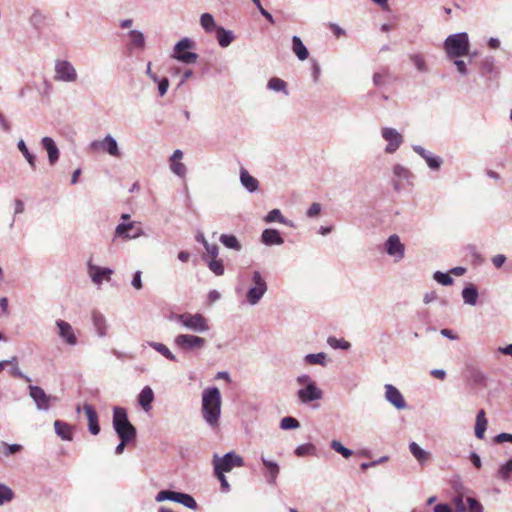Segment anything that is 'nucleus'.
<instances>
[{
	"label": "nucleus",
	"instance_id": "obj_1",
	"mask_svg": "<svg viewBox=\"0 0 512 512\" xmlns=\"http://www.w3.org/2000/svg\"><path fill=\"white\" fill-rule=\"evenodd\" d=\"M202 414L210 426H218L221 414V394L218 388L211 387L204 390L202 395Z\"/></svg>",
	"mask_w": 512,
	"mask_h": 512
},
{
	"label": "nucleus",
	"instance_id": "obj_2",
	"mask_svg": "<svg viewBox=\"0 0 512 512\" xmlns=\"http://www.w3.org/2000/svg\"><path fill=\"white\" fill-rule=\"evenodd\" d=\"M113 427L120 439L135 440L136 429L128 420L127 412L122 407L113 410Z\"/></svg>",
	"mask_w": 512,
	"mask_h": 512
},
{
	"label": "nucleus",
	"instance_id": "obj_3",
	"mask_svg": "<svg viewBox=\"0 0 512 512\" xmlns=\"http://www.w3.org/2000/svg\"><path fill=\"white\" fill-rule=\"evenodd\" d=\"M445 50L450 58L466 56L469 51V40L466 33L450 35L445 41Z\"/></svg>",
	"mask_w": 512,
	"mask_h": 512
},
{
	"label": "nucleus",
	"instance_id": "obj_4",
	"mask_svg": "<svg viewBox=\"0 0 512 512\" xmlns=\"http://www.w3.org/2000/svg\"><path fill=\"white\" fill-rule=\"evenodd\" d=\"M244 466V460L241 456L234 452H229L223 457L215 455L213 457L214 472L228 473L232 471L234 467Z\"/></svg>",
	"mask_w": 512,
	"mask_h": 512
},
{
	"label": "nucleus",
	"instance_id": "obj_5",
	"mask_svg": "<svg viewBox=\"0 0 512 512\" xmlns=\"http://www.w3.org/2000/svg\"><path fill=\"white\" fill-rule=\"evenodd\" d=\"M177 321L194 332H205L209 330L207 319L199 314L184 313L177 315Z\"/></svg>",
	"mask_w": 512,
	"mask_h": 512
},
{
	"label": "nucleus",
	"instance_id": "obj_6",
	"mask_svg": "<svg viewBox=\"0 0 512 512\" xmlns=\"http://www.w3.org/2000/svg\"><path fill=\"white\" fill-rule=\"evenodd\" d=\"M193 46V41L188 38L180 40L174 47L173 57L186 64L195 63L198 59V55L194 52L187 51L188 49L193 48Z\"/></svg>",
	"mask_w": 512,
	"mask_h": 512
},
{
	"label": "nucleus",
	"instance_id": "obj_7",
	"mask_svg": "<svg viewBox=\"0 0 512 512\" xmlns=\"http://www.w3.org/2000/svg\"><path fill=\"white\" fill-rule=\"evenodd\" d=\"M157 501L171 500L177 503H181L190 509H196L197 503L194 498L188 494L163 490L156 496Z\"/></svg>",
	"mask_w": 512,
	"mask_h": 512
},
{
	"label": "nucleus",
	"instance_id": "obj_8",
	"mask_svg": "<svg viewBox=\"0 0 512 512\" xmlns=\"http://www.w3.org/2000/svg\"><path fill=\"white\" fill-rule=\"evenodd\" d=\"M174 342L178 348L184 351L201 349L206 343L204 338L190 334H180L175 338Z\"/></svg>",
	"mask_w": 512,
	"mask_h": 512
},
{
	"label": "nucleus",
	"instance_id": "obj_9",
	"mask_svg": "<svg viewBox=\"0 0 512 512\" xmlns=\"http://www.w3.org/2000/svg\"><path fill=\"white\" fill-rule=\"evenodd\" d=\"M457 512H482L483 506L476 499L467 497L466 502L464 501V495L458 493L452 500Z\"/></svg>",
	"mask_w": 512,
	"mask_h": 512
},
{
	"label": "nucleus",
	"instance_id": "obj_10",
	"mask_svg": "<svg viewBox=\"0 0 512 512\" xmlns=\"http://www.w3.org/2000/svg\"><path fill=\"white\" fill-rule=\"evenodd\" d=\"M253 282L255 286L247 292V300L252 305L258 303L267 290L266 282L258 271L253 274Z\"/></svg>",
	"mask_w": 512,
	"mask_h": 512
},
{
	"label": "nucleus",
	"instance_id": "obj_11",
	"mask_svg": "<svg viewBox=\"0 0 512 512\" xmlns=\"http://www.w3.org/2000/svg\"><path fill=\"white\" fill-rule=\"evenodd\" d=\"M55 79L65 82H74L77 79V73L72 64L65 60H58L55 65Z\"/></svg>",
	"mask_w": 512,
	"mask_h": 512
},
{
	"label": "nucleus",
	"instance_id": "obj_12",
	"mask_svg": "<svg viewBox=\"0 0 512 512\" xmlns=\"http://www.w3.org/2000/svg\"><path fill=\"white\" fill-rule=\"evenodd\" d=\"M90 147L94 151L102 150V151H106L107 153H109L112 156H115V157L120 156L117 142L110 135L106 136L101 141L92 142Z\"/></svg>",
	"mask_w": 512,
	"mask_h": 512
},
{
	"label": "nucleus",
	"instance_id": "obj_13",
	"mask_svg": "<svg viewBox=\"0 0 512 512\" xmlns=\"http://www.w3.org/2000/svg\"><path fill=\"white\" fill-rule=\"evenodd\" d=\"M382 137L388 142L387 153L395 152L403 142L402 135L393 128H383Z\"/></svg>",
	"mask_w": 512,
	"mask_h": 512
},
{
	"label": "nucleus",
	"instance_id": "obj_14",
	"mask_svg": "<svg viewBox=\"0 0 512 512\" xmlns=\"http://www.w3.org/2000/svg\"><path fill=\"white\" fill-rule=\"evenodd\" d=\"M322 395V391L316 386L315 382H309L305 388L298 391V397L303 403L319 400Z\"/></svg>",
	"mask_w": 512,
	"mask_h": 512
},
{
	"label": "nucleus",
	"instance_id": "obj_15",
	"mask_svg": "<svg viewBox=\"0 0 512 512\" xmlns=\"http://www.w3.org/2000/svg\"><path fill=\"white\" fill-rule=\"evenodd\" d=\"M29 391L31 398L39 409L47 410L49 408L51 397L41 387L30 385Z\"/></svg>",
	"mask_w": 512,
	"mask_h": 512
},
{
	"label": "nucleus",
	"instance_id": "obj_16",
	"mask_svg": "<svg viewBox=\"0 0 512 512\" xmlns=\"http://www.w3.org/2000/svg\"><path fill=\"white\" fill-rule=\"evenodd\" d=\"M385 397L397 409L406 407L405 400L400 391L391 384L385 385Z\"/></svg>",
	"mask_w": 512,
	"mask_h": 512
},
{
	"label": "nucleus",
	"instance_id": "obj_17",
	"mask_svg": "<svg viewBox=\"0 0 512 512\" xmlns=\"http://www.w3.org/2000/svg\"><path fill=\"white\" fill-rule=\"evenodd\" d=\"M83 411L88 420L89 431L93 435H97L100 432V426L98 423V414L95 408L90 404H84Z\"/></svg>",
	"mask_w": 512,
	"mask_h": 512
},
{
	"label": "nucleus",
	"instance_id": "obj_18",
	"mask_svg": "<svg viewBox=\"0 0 512 512\" xmlns=\"http://www.w3.org/2000/svg\"><path fill=\"white\" fill-rule=\"evenodd\" d=\"M141 234V228L135 223L119 224L116 228V235L125 239L136 238Z\"/></svg>",
	"mask_w": 512,
	"mask_h": 512
},
{
	"label": "nucleus",
	"instance_id": "obj_19",
	"mask_svg": "<svg viewBox=\"0 0 512 512\" xmlns=\"http://www.w3.org/2000/svg\"><path fill=\"white\" fill-rule=\"evenodd\" d=\"M56 325L59 329V336L63 338L67 344L75 345L77 343V338L74 334L73 328L68 322L58 320Z\"/></svg>",
	"mask_w": 512,
	"mask_h": 512
},
{
	"label": "nucleus",
	"instance_id": "obj_20",
	"mask_svg": "<svg viewBox=\"0 0 512 512\" xmlns=\"http://www.w3.org/2000/svg\"><path fill=\"white\" fill-rule=\"evenodd\" d=\"M404 250L405 247L397 235H391L386 241V251L389 255L398 256L401 259L404 257Z\"/></svg>",
	"mask_w": 512,
	"mask_h": 512
},
{
	"label": "nucleus",
	"instance_id": "obj_21",
	"mask_svg": "<svg viewBox=\"0 0 512 512\" xmlns=\"http://www.w3.org/2000/svg\"><path fill=\"white\" fill-rule=\"evenodd\" d=\"M89 274L94 283L99 284L104 279L110 280L112 270L108 268H101L99 266L93 265L91 262L88 263Z\"/></svg>",
	"mask_w": 512,
	"mask_h": 512
},
{
	"label": "nucleus",
	"instance_id": "obj_22",
	"mask_svg": "<svg viewBox=\"0 0 512 512\" xmlns=\"http://www.w3.org/2000/svg\"><path fill=\"white\" fill-rule=\"evenodd\" d=\"M54 428L56 434L65 441H72L73 439V430L74 427L66 422L61 420H56L54 422Z\"/></svg>",
	"mask_w": 512,
	"mask_h": 512
},
{
	"label": "nucleus",
	"instance_id": "obj_23",
	"mask_svg": "<svg viewBox=\"0 0 512 512\" xmlns=\"http://www.w3.org/2000/svg\"><path fill=\"white\" fill-rule=\"evenodd\" d=\"M183 152L181 150H175L172 157L170 158V168L176 175L183 177L186 174V167L181 162Z\"/></svg>",
	"mask_w": 512,
	"mask_h": 512
},
{
	"label": "nucleus",
	"instance_id": "obj_24",
	"mask_svg": "<svg viewBox=\"0 0 512 512\" xmlns=\"http://www.w3.org/2000/svg\"><path fill=\"white\" fill-rule=\"evenodd\" d=\"M154 400V393L149 386H146L142 389L138 396L139 405L143 408L144 411L148 412L151 409V404Z\"/></svg>",
	"mask_w": 512,
	"mask_h": 512
},
{
	"label": "nucleus",
	"instance_id": "obj_25",
	"mask_svg": "<svg viewBox=\"0 0 512 512\" xmlns=\"http://www.w3.org/2000/svg\"><path fill=\"white\" fill-rule=\"evenodd\" d=\"M262 241L266 245H280L284 242L279 231L275 229L264 230L262 233Z\"/></svg>",
	"mask_w": 512,
	"mask_h": 512
},
{
	"label": "nucleus",
	"instance_id": "obj_26",
	"mask_svg": "<svg viewBox=\"0 0 512 512\" xmlns=\"http://www.w3.org/2000/svg\"><path fill=\"white\" fill-rule=\"evenodd\" d=\"M488 421L486 419L485 411L482 409L477 413L475 423V435L478 439H483L487 429Z\"/></svg>",
	"mask_w": 512,
	"mask_h": 512
},
{
	"label": "nucleus",
	"instance_id": "obj_27",
	"mask_svg": "<svg viewBox=\"0 0 512 512\" xmlns=\"http://www.w3.org/2000/svg\"><path fill=\"white\" fill-rule=\"evenodd\" d=\"M42 145L48 152L49 161L54 164L59 158V151L56 147L55 142L50 137H44L42 139Z\"/></svg>",
	"mask_w": 512,
	"mask_h": 512
},
{
	"label": "nucleus",
	"instance_id": "obj_28",
	"mask_svg": "<svg viewBox=\"0 0 512 512\" xmlns=\"http://www.w3.org/2000/svg\"><path fill=\"white\" fill-rule=\"evenodd\" d=\"M292 50L301 61L306 60L309 56L307 48L298 36L292 38Z\"/></svg>",
	"mask_w": 512,
	"mask_h": 512
},
{
	"label": "nucleus",
	"instance_id": "obj_29",
	"mask_svg": "<svg viewBox=\"0 0 512 512\" xmlns=\"http://www.w3.org/2000/svg\"><path fill=\"white\" fill-rule=\"evenodd\" d=\"M262 462L265 468L268 471L267 480L270 484H275L277 476L279 474V466L276 462L269 461L266 458L262 457Z\"/></svg>",
	"mask_w": 512,
	"mask_h": 512
},
{
	"label": "nucleus",
	"instance_id": "obj_30",
	"mask_svg": "<svg viewBox=\"0 0 512 512\" xmlns=\"http://www.w3.org/2000/svg\"><path fill=\"white\" fill-rule=\"evenodd\" d=\"M240 180L242 185L250 192H253L257 190L258 188V181L256 178L251 176L247 170L241 169L240 172Z\"/></svg>",
	"mask_w": 512,
	"mask_h": 512
},
{
	"label": "nucleus",
	"instance_id": "obj_31",
	"mask_svg": "<svg viewBox=\"0 0 512 512\" xmlns=\"http://www.w3.org/2000/svg\"><path fill=\"white\" fill-rule=\"evenodd\" d=\"M409 449L420 464H424L430 459V453L421 449L415 442L410 443Z\"/></svg>",
	"mask_w": 512,
	"mask_h": 512
},
{
	"label": "nucleus",
	"instance_id": "obj_32",
	"mask_svg": "<svg viewBox=\"0 0 512 512\" xmlns=\"http://www.w3.org/2000/svg\"><path fill=\"white\" fill-rule=\"evenodd\" d=\"M415 151L420 154L425 160L428 166L432 169H438L441 166L442 160L439 157L431 156L426 154V151L422 147L415 148Z\"/></svg>",
	"mask_w": 512,
	"mask_h": 512
},
{
	"label": "nucleus",
	"instance_id": "obj_33",
	"mask_svg": "<svg viewBox=\"0 0 512 512\" xmlns=\"http://www.w3.org/2000/svg\"><path fill=\"white\" fill-rule=\"evenodd\" d=\"M216 37L221 47H227L233 40L232 32L225 30L223 27L216 29Z\"/></svg>",
	"mask_w": 512,
	"mask_h": 512
},
{
	"label": "nucleus",
	"instance_id": "obj_34",
	"mask_svg": "<svg viewBox=\"0 0 512 512\" xmlns=\"http://www.w3.org/2000/svg\"><path fill=\"white\" fill-rule=\"evenodd\" d=\"M92 320H93L94 326H95L98 334L101 336L105 335L106 334V320H105L104 316L97 311H93Z\"/></svg>",
	"mask_w": 512,
	"mask_h": 512
},
{
	"label": "nucleus",
	"instance_id": "obj_35",
	"mask_svg": "<svg viewBox=\"0 0 512 512\" xmlns=\"http://www.w3.org/2000/svg\"><path fill=\"white\" fill-rule=\"evenodd\" d=\"M201 26L204 28L206 32L216 31L218 27H216V23L214 21L213 16L210 13H204L200 18Z\"/></svg>",
	"mask_w": 512,
	"mask_h": 512
},
{
	"label": "nucleus",
	"instance_id": "obj_36",
	"mask_svg": "<svg viewBox=\"0 0 512 512\" xmlns=\"http://www.w3.org/2000/svg\"><path fill=\"white\" fill-rule=\"evenodd\" d=\"M462 297H463L465 303L470 304V305H475L477 298H478V292L472 286L466 287L462 291Z\"/></svg>",
	"mask_w": 512,
	"mask_h": 512
},
{
	"label": "nucleus",
	"instance_id": "obj_37",
	"mask_svg": "<svg viewBox=\"0 0 512 512\" xmlns=\"http://www.w3.org/2000/svg\"><path fill=\"white\" fill-rule=\"evenodd\" d=\"M220 241L227 248L234 249L237 251H239L241 249V245L234 235L223 234L220 237Z\"/></svg>",
	"mask_w": 512,
	"mask_h": 512
},
{
	"label": "nucleus",
	"instance_id": "obj_38",
	"mask_svg": "<svg viewBox=\"0 0 512 512\" xmlns=\"http://www.w3.org/2000/svg\"><path fill=\"white\" fill-rule=\"evenodd\" d=\"M286 82L280 78L273 77L268 82V87L271 90L274 91H283L286 95L288 94V91L286 89Z\"/></svg>",
	"mask_w": 512,
	"mask_h": 512
},
{
	"label": "nucleus",
	"instance_id": "obj_39",
	"mask_svg": "<svg viewBox=\"0 0 512 512\" xmlns=\"http://www.w3.org/2000/svg\"><path fill=\"white\" fill-rule=\"evenodd\" d=\"M14 498V492L6 485L0 484V505L10 502Z\"/></svg>",
	"mask_w": 512,
	"mask_h": 512
},
{
	"label": "nucleus",
	"instance_id": "obj_40",
	"mask_svg": "<svg viewBox=\"0 0 512 512\" xmlns=\"http://www.w3.org/2000/svg\"><path fill=\"white\" fill-rule=\"evenodd\" d=\"M208 266L212 272H214L216 275L220 276L224 273V265L223 261L220 259H210L208 261Z\"/></svg>",
	"mask_w": 512,
	"mask_h": 512
},
{
	"label": "nucleus",
	"instance_id": "obj_41",
	"mask_svg": "<svg viewBox=\"0 0 512 512\" xmlns=\"http://www.w3.org/2000/svg\"><path fill=\"white\" fill-rule=\"evenodd\" d=\"M18 148L19 150L23 153L24 157L26 158V160L28 161V163L30 164V166L34 169L35 168V156L32 155L28 148L26 147L25 143L23 140H20L19 143H18Z\"/></svg>",
	"mask_w": 512,
	"mask_h": 512
},
{
	"label": "nucleus",
	"instance_id": "obj_42",
	"mask_svg": "<svg viewBox=\"0 0 512 512\" xmlns=\"http://www.w3.org/2000/svg\"><path fill=\"white\" fill-rule=\"evenodd\" d=\"M327 342L334 349L341 348L343 350H347L351 346L348 341L344 339H337L335 337H329Z\"/></svg>",
	"mask_w": 512,
	"mask_h": 512
},
{
	"label": "nucleus",
	"instance_id": "obj_43",
	"mask_svg": "<svg viewBox=\"0 0 512 512\" xmlns=\"http://www.w3.org/2000/svg\"><path fill=\"white\" fill-rule=\"evenodd\" d=\"M152 347L167 359L171 361H176V357L171 353V351L168 349L166 345L162 343H153Z\"/></svg>",
	"mask_w": 512,
	"mask_h": 512
},
{
	"label": "nucleus",
	"instance_id": "obj_44",
	"mask_svg": "<svg viewBox=\"0 0 512 512\" xmlns=\"http://www.w3.org/2000/svg\"><path fill=\"white\" fill-rule=\"evenodd\" d=\"M331 448L336 452L340 453L344 458H349L352 455V451L344 447L339 441L333 440L330 444Z\"/></svg>",
	"mask_w": 512,
	"mask_h": 512
},
{
	"label": "nucleus",
	"instance_id": "obj_45",
	"mask_svg": "<svg viewBox=\"0 0 512 512\" xmlns=\"http://www.w3.org/2000/svg\"><path fill=\"white\" fill-rule=\"evenodd\" d=\"M299 422L297 419L293 418V417H284L282 420H281V424H280V427L284 430H287V429H295V428H298L299 427Z\"/></svg>",
	"mask_w": 512,
	"mask_h": 512
},
{
	"label": "nucleus",
	"instance_id": "obj_46",
	"mask_svg": "<svg viewBox=\"0 0 512 512\" xmlns=\"http://www.w3.org/2000/svg\"><path fill=\"white\" fill-rule=\"evenodd\" d=\"M325 359H326V355L324 353L308 354L306 356V361L309 364L324 365L325 364Z\"/></svg>",
	"mask_w": 512,
	"mask_h": 512
},
{
	"label": "nucleus",
	"instance_id": "obj_47",
	"mask_svg": "<svg viewBox=\"0 0 512 512\" xmlns=\"http://www.w3.org/2000/svg\"><path fill=\"white\" fill-rule=\"evenodd\" d=\"M131 43L136 47L144 46V36L141 32L132 30L130 33Z\"/></svg>",
	"mask_w": 512,
	"mask_h": 512
},
{
	"label": "nucleus",
	"instance_id": "obj_48",
	"mask_svg": "<svg viewBox=\"0 0 512 512\" xmlns=\"http://www.w3.org/2000/svg\"><path fill=\"white\" fill-rule=\"evenodd\" d=\"M512 473V459L507 461L504 465H502L498 471L499 477L504 480L509 479L510 474Z\"/></svg>",
	"mask_w": 512,
	"mask_h": 512
},
{
	"label": "nucleus",
	"instance_id": "obj_49",
	"mask_svg": "<svg viewBox=\"0 0 512 512\" xmlns=\"http://www.w3.org/2000/svg\"><path fill=\"white\" fill-rule=\"evenodd\" d=\"M434 279L442 284V285H451L453 283V278L449 275V274H446V273H442V272H436L434 274Z\"/></svg>",
	"mask_w": 512,
	"mask_h": 512
},
{
	"label": "nucleus",
	"instance_id": "obj_50",
	"mask_svg": "<svg viewBox=\"0 0 512 512\" xmlns=\"http://www.w3.org/2000/svg\"><path fill=\"white\" fill-rule=\"evenodd\" d=\"M201 241L205 246L207 256H210L211 259H216L218 256V246L215 244L210 245L203 237L201 238Z\"/></svg>",
	"mask_w": 512,
	"mask_h": 512
},
{
	"label": "nucleus",
	"instance_id": "obj_51",
	"mask_svg": "<svg viewBox=\"0 0 512 512\" xmlns=\"http://www.w3.org/2000/svg\"><path fill=\"white\" fill-rule=\"evenodd\" d=\"M411 61L414 63V65L417 67L419 71H426V63L422 55L415 54L410 57Z\"/></svg>",
	"mask_w": 512,
	"mask_h": 512
},
{
	"label": "nucleus",
	"instance_id": "obj_52",
	"mask_svg": "<svg viewBox=\"0 0 512 512\" xmlns=\"http://www.w3.org/2000/svg\"><path fill=\"white\" fill-rule=\"evenodd\" d=\"M314 449H315V447L312 444L300 445L299 447L296 448L295 454L300 457L305 456V455L312 453L314 451Z\"/></svg>",
	"mask_w": 512,
	"mask_h": 512
},
{
	"label": "nucleus",
	"instance_id": "obj_53",
	"mask_svg": "<svg viewBox=\"0 0 512 512\" xmlns=\"http://www.w3.org/2000/svg\"><path fill=\"white\" fill-rule=\"evenodd\" d=\"M266 222H273V221H280L282 222V215L278 209H274L268 213V215L265 218Z\"/></svg>",
	"mask_w": 512,
	"mask_h": 512
},
{
	"label": "nucleus",
	"instance_id": "obj_54",
	"mask_svg": "<svg viewBox=\"0 0 512 512\" xmlns=\"http://www.w3.org/2000/svg\"><path fill=\"white\" fill-rule=\"evenodd\" d=\"M216 478L220 481L221 483V488L223 491H228L229 490V483L226 479V476L224 473H220V472H214Z\"/></svg>",
	"mask_w": 512,
	"mask_h": 512
},
{
	"label": "nucleus",
	"instance_id": "obj_55",
	"mask_svg": "<svg viewBox=\"0 0 512 512\" xmlns=\"http://www.w3.org/2000/svg\"><path fill=\"white\" fill-rule=\"evenodd\" d=\"M393 172L398 177L407 178L409 176V171L400 165H395L393 168Z\"/></svg>",
	"mask_w": 512,
	"mask_h": 512
},
{
	"label": "nucleus",
	"instance_id": "obj_56",
	"mask_svg": "<svg viewBox=\"0 0 512 512\" xmlns=\"http://www.w3.org/2000/svg\"><path fill=\"white\" fill-rule=\"evenodd\" d=\"M321 205L319 203H313L307 211L309 217H315L320 214Z\"/></svg>",
	"mask_w": 512,
	"mask_h": 512
},
{
	"label": "nucleus",
	"instance_id": "obj_57",
	"mask_svg": "<svg viewBox=\"0 0 512 512\" xmlns=\"http://www.w3.org/2000/svg\"><path fill=\"white\" fill-rule=\"evenodd\" d=\"M506 261V257L502 254L495 255L492 258V263L496 268H501Z\"/></svg>",
	"mask_w": 512,
	"mask_h": 512
},
{
	"label": "nucleus",
	"instance_id": "obj_58",
	"mask_svg": "<svg viewBox=\"0 0 512 512\" xmlns=\"http://www.w3.org/2000/svg\"><path fill=\"white\" fill-rule=\"evenodd\" d=\"M11 375L14 378H21V379H24L26 382H30V378L28 376L23 375L17 365H15L13 367V369L11 371Z\"/></svg>",
	"mask_w": 512,
	"mask_h": 512
},
{
	"label": "nucleus",
	"instance_id": "obj_59",
	"mask_svg": "<svg viewBox=\"0 0 512 512\" xmlns=\"http://www.w3.org/2000/svg\"><path fill=\"white\" fill-rule=\"evenodd\" d=\"M168 87H169L168 79L167 78H163L159 82V85H158V90H159V93H160L161 96H163L167 92Z\"/></svg>",
	"mask_w": 512,
	"mask_h": 512
},
{
	"label": "nucleus",
	"instance_id": "obj_60",
	"mask_svg": "<svg viewBox=\"0 0 512 512\" xmlns=\"http://www.w3.org/2000/svg\"><path fill=\"white\" fill-rule=\"evenodd\" d=\"M132 285L134 288H136L138 290L142 288L141 272L140 271L135 273L133 280H132Z\"/></svg>",
	"mask_w": 512,
	"mask_h": 512
},
{
	"label": "nucleus",
	"instance_id": "obj_61",
	"mask_svg": "<svg viewBox=\"0 0 512 512\" xmlns=\"http://www.w3.org/2000/svg\"><path fill=\"white\" fill-rule=\"evenodd\" d=\"M496 442L498 443H502L504 441H509L512 443V434H508V433H501L499 434L498 436H496L495 438Z\"/></svg>",
	"mask_w": 512,
	"mask_h": 512
},
{
	"label": "nucleus",
	"instance_id": "obj_62",
	"mask_svg": "<svg viewBox=\"0 0 512 512\" xmlns=\"http://www.w3.org/2000/svg\"><path fill=\"white\" fill-rule=\"evenodd\" d=\"M120 440H121V442L117 445V447H116V449H115V453H116V454H118V455H119V454H122V453H123V451H124L125 446H126L129 442H131V441H132V440H130V439H125V440H124V439H120Z\"/></svg>",
	"mask_w": 512,
	"mask_h": 512
},
{
	"label": "nucleus",
	"instance_id": "obj_63",
	"mask_svg": "<svg viewBox=\"0 0 512 512\" xmlns=\"http://www.w3.org/2000/svg\"><path fill=\"white\" fill-rule=\"evenodd\" d=\"M431 375L436 378V379H439V380H444L445 377H446V373L444 370H440V369H434L431 371Z\"/></svg>",
	"mask_w": 512,
	"mask_h": 512
},
{
	"label": "nucleus",
	"instance_id": "obj_64",
	"mask_svg": "<svg viewBox=\"0 0 512 512\" xmlns=\"http://www.w3.org/2000/svg\"><path fill=\"white\" fill-rule=\"evenodd\" d=\"M434 512H451V508L447 504H437Z\"/></svg>",
	"mask_w": 512,
	"mask_h": 512
}]
</instances>
